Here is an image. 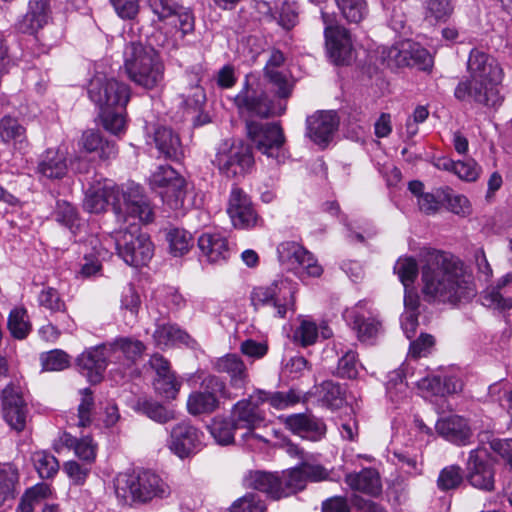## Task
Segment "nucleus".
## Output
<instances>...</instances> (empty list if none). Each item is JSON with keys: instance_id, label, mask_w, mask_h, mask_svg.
I'll return each instance as SVG.
<instances>
[{"instance_id": "nucleus-39", "label": "nucleus", "mask_w": 512, "mask_h": 512, "mask_svg": "<svg viewBox=\"0 0 512 512\" xmlns=\"http://www.w3.org/2000/svg\"><path fill=\"white\" fill-rule=\"evenodd\" d=\"M0 139L22 149L26 142V129L17 119L5 116L0 120Z\"/></svg>"}, {"instance_id": "nucleus-21", "label": "nucleus", "mask_w": 512, "mask_h": 512, "mask_svg": "<svg viewBox=\"0 0 512 512\" xmlns=\"http://www.w3.org/2000/svg\"><path fill=\"white\" fill-rule=\"evenodd\" d=\"M3 415L8 425L15 431L21 432L26 428L28 409L17 388L8 385L2 391Z\"/></svg>"}, {"instance_id": "nucleus-43", "label": "nucleus", "mask_w": 512, "mask_h": 512, "mask_svg": "<svg viewBox=\"0 0 512 512\" xmlns=\"http://www.w3.org/2000/svg\"><path fill=\"white\" fill-rule=\"evenodd\" d=\"M438 196L452 213L462 217L471 213L469 200L464 195L454 194L450 187L445 186L438 188Z\"/></svg>"}, {"instance_id": "nucleus-7", "label": "nucleus", "mask_w": 512, "mask_h": 512, "mask_svg": "<svg viewBox=\"0 0 512 512\" xmlns=\"http://www.w3.org/2000/svg\"><path fill=\"white\" fill-rule=\"evenodd\" d=\"M212 163L227 178L243 177L254 165L251 147L242 142H223L219 145Z\"/></svg>"}, {"instance_id": "nucleus-25", "label": "nucleus", "mask_w": 512, "mask_h": 512, "mask_svg": "<svg viewBox=\"0 0 512 512\" xmlns=\"http://www.w3.org/2000/svg\"><path fill=\"white\" fill-rule=\"evenodd\" d=\"M285 427L292 433L313 441L320 440L326 433L324 422L308 413H297L284 419Z\"/></svg>"}, {"instance_id": "nucleus-62", "label": "nucleus", "mask_w": 512, "mask_h": 512, "mask_svg": "<svg viewBox=\"0 0 512 512\" xmlns=\"http://www.w3.org/2000/svg\"><path fill=\"white\" fill-rule=\"evenodd\" d=\"M264 503L253 493H247L237 499L230 507V512H264Z\"/></svg>"}, {"instance_id": "nucleus-63", "label": "nucleus", "mask_w": 512, "mask_h": 512, "mask_svg": "<svg viewBox=\"0 0 512 512\" xmlns=\"http://www.w3.org/2000/svg\"><path fill=\"white\" fill-rule=\"evenodd\" d=\"M482 303L487 307L505 311L512 308V297H504L497 287L488 290L482 296Z\"/></svg>"}, {"instance_id": "nucleus-11", "label": "nucleus", "mask_w": 512, "mask_h": 512, "mask_svg": "<svg viewBox=\"0 0 512 512\" xmlns=\"http://www.w3.org/2000/svg\"><path fill=\"white\" fill-rule=\"evenodd\" d=\"M201 389V391L191 393L188 397L187 409L192 415L214 412L219 407V396L232 399L225 382L215 375L205 377L201 383Z\"/></svg>"}, {"instance_id": "nucleus-35", "label": "nucleus", "mask_w": 512, "mask_h": 512, "mask_svg": "<svg viewBox=\"0 0 512 512\" xmlns=\"http://www.w3.org/2000/svg\"><path fill=\"white\" fill-rule=\"evenodd\" d=\"M19 472L10 463L0 465V507L10 506L18 494Z\"/></svg>"}, {"instance_id": "nucleus-59", "label": "nucleus", "mask_w": 512, "mask_h": 512, "mask_svg": "<svg viewBox=\"0 0 512 512\" xmlns=\"http://www.w3.org/2000/svg\"><path fill=\"white\" fill-rule=\"evenodd\" d=\"M276 15H272L285 30H291L298 23V7L296 3L285 0Z\"/></svg>"}, {"instance_id": "nucleus-44", "label": "nucleus", "mask_w": 512, "mask_h": 512, "mask_svg": "<svg viewBox=\"0 0 512 512\" xmlns=\"http://www.w3.org/2000/svg\"><path fill=\"white\" fill-rule=\"evenodd\" d=\"M135 409L158 423L164 424L176 418L175 412L152 400H138Z\"/></svg>"}, {"instance_id": "nucleus-34", "label": "nucleus", "mask_w": 512, "mask_h": 512, "mask_svg": "<svg viewBox=\"0 0 512 512\" xmlns=\"http://www.w3.org/2000/svg\"><path fill=\"white\" fill-rule=\"evenodd\" d=\"M344 317L362 342L374 338L380 329V323L376 319L360 313L357 307L346 310Z\"/></svg>"}, {"instance_id": "nucleus-58", "label": "nucleus", "mask_w": 512, "mask_h": 512, "mask_svg": "<svg viewBox=\"0 0 512 512\" xmlns=\"http://www.w3.org/2000/svg\"><path fill=\"white\" fill-rule=\"evenodd\" d=\"M81 395L78 406V426L87 427L92 423L95 403L91 389H83Z\"/></svg>"}, {"instance_id": "nucleus-33", "label": "nucleus", "mask_w": 512, "mask_h": 512, "mask_svg": "<svg viewBox=\"0 0 512 512\" xmlns=\"http://www.w3.org/2000/svg\"><path fill=\"white\" fill-rule=\"evenodd\" d=\"M346 484L355 491L371 496H377L382 491L378 472L371 468L363 469L358 473H350L345 477Z\"/></svg>"}, {"instance_id": "nucleus-50", "label": "nucleus", "mask_w": 512, "mask_h": 512, "mask_svg": "<svg viewBox=\"0 0 512 512\" xmlns=\"http://www.w3.org/2000/svg\"><path fill=\"white\" fill-rule=\"evenodd\" d=\"M405 46L407 53L405 67H416L420 70H427L432 67V56L425 48L409 41L405 42Z\"/></svg>"}, {"instance_id": "nucleus-22", "label": "nucleus", "mask_w": 512, "mask_h": 512, "mask_svg": "<svg viewBox=\"0 0 512 512\" xmlns=\"http://www.w3.org/2000/svg\"><path fill=\"white\" fill-rule=\"evenodd\" d=\"M201 438L202 433L197 428L183 422L172 428L168 444L172 452L184 458L200 449Z\"/></svg>"}, {"instance_id": "nucleus-45", "label": "nucleus", "mask_w": 512, "mask_h": 512, "mask_svg": "<svg viewBox=\"0 0 512 512\" xmlns=\"http://www.w3.org/2000/svg\"><path fill=\"white\" fill-rule=\"evenodd\" d=\"M341 15L349 23H360L368 15L366 0H335Z\"/></svg>"}, {"instance_id": "nucleus-8", "label": "nucleus", "mask_w": 512, "mask_h": 512, "mask_svg": "<svg viewBox=\"0 0 512 512\" xmlns=\"http://www.w3.org/2000/svg\"><path fill=\"white\" fill-rule=\"evenodd\" d=\"M295 288L287 279L274 281L268 287H255L250 295L251 304L258 310L262 307L274 309V315L284 318L288 310H294Z\"/></svg>"}, {"instance_id": "nucleus-19", "label": "nucleus", "mask_w": 512, "mask_h": 512, "mask_svg": "<svg viewBox=\"0 0 512 512\" xmlns=\"http://www.w3.org/2000/svg\"><path fill=\"white\" fill-rule=\"evenodd\" d=\"M118 186L110 181H97L86 190L83 207L90 213L103 212L108 205L114 213L119 211Z\"/></svg>"}, {"instance_id": "nucleus-31", "label": "nucleus", "mask_w": 512, "mask_h": 512, "mask_svg": "<svg viewBox=\"0 0 512 512\" xmlns=\"http://www.w3.org/2000/svg\"><path fill=\"white\" fill-rule=\"evenodd\" d=\"M202 256L209 263L225 261L230 254L227 239L219 233H204L198 239Z\"/></svg>"}, {"instance_id": "nucleus-41", "label": "nucleus", "mask_w": 512, "mask_h": 512, "mask_svg": "<svg viewBox=\"0 0 512 512\" xmlns=\"http://www.w3.org/2000/svg\"><path fill=\"white\" fill-rule=\"evenodd\" d=\"M153 337L159 346L174 345L177 343L188 344L191 337L184 330L174 324L158 325L153 333Z\"/></svg>"}, {"instance_id": "nucleus-51", "label": "nucleus", "mask_w": 512, "mask_h": 512, "mask_svg": "<svg viewBox=\"0 0 512 512\" xmlns=\"http://www.w3.org/2000/svg\"><path fill=\"white\" fill-rule=\"evenodd\" d=\"M453 10L452 0H426L425 2V18L430 22L447 21Z\"/></svg>"}, {"instance_id": "nucleus-56", "label": "nucleus", "mask_w": 512, "mask_h": 512, "mask_svg": "<svg viewBox=\"0 0 512 512\" xmlns=\"http://www.w3.org/2000/svg\"><path fill=\"white\" fill-rule=\"evenodd\" d=\"M33 461L39 476L43 479L53 477L59 469L58 460L53 455L46 452L35 453Z\"/></svg>"}, {"instance_id": "nucleus-1", "label": "nucleus", "mask_w": 512, "mask_h": 512, "mask_svg": "<svg viewBox=\"0 0 512 512\" xmlns=\"http://www.w3.org/2000/svg\"><path fill=\"white\" fill-rule=\"evenodd\" d=\"M422 293L428 302L456 304L475 295L471 275L451 253L429 249L421 268Z\"/></svg>"}, {"instance_id": "nucleus-4", "label": "nucleus", "mask_w": 512, "mask_h": 512, "mask_svg": "<svg viewBox=\"0 0 512 512\" xmlns=\"http://www.w3.org/2000/svg\"><path fill=\"white\" fill-rule=\"evenodd\" d=\"M124 68L129 79L145 89L157 87L164 78V64L157 51L138 42L126 45Z\"/></svg>"}, {"instance_id": "nucleus-29", "label": "nucleus", "mask_w": 512, "mask_h": 512, "mask_svg": "<svg viewBox=\"0 0 512 512\" xmlns=\"http://www.w3.org/2000/svg\"><path fill=\"white\" fill-rule=\"evenodd\" d=\"M200 82L199 73L191 71L185 73L179 86L184 105L194 112L200 111L206 102V94Z\"/></svg>"}, {"instance_id": "nucleus-46", "label": "nucleus", "mask_w": 512, "mask_h": 512, "mask_svg": "<svg viewBox=\"0 0 512 512\" xmlns=\"http://www.w3.org/2000/svg\"><path fill=\"white\" fill-rule=\"evenodd\" d=\"M316 393L319 395L323 404L332 409L341 407L344 402L343 389L339 383L331 380L323 381L317 387Z\"/></svg>"}, {"instance_id": "nucleus-49", "label": "nucleus", "mask_w": 512, "mask_h": 512, "mask_svg": "<svg viewBox=\"0 0 512 512\" xmlns=\"http://www.w3.org/2000/svg\"><path fill=\"white\" fill-rule=\"evenodd\" d=\"M28 8L25 19L29 22L30 29L37 31L48 21L49 0H29Z\"/></svg>"}, {"instance_id": "nucleus-16", "label": "nucleus", "mask_w": 512, "mask_h": 512, "mask_svg": "<svg viewBox=\"0 0 512 512\" xmlns=\"http://www.w3.org/2000/svg\"><path fill=\"white\" fill-rule=\"evenodd\" d=\"M326 24L324 34L329 57L336 65H347L352 60V44L348 31L342 26H333L332 19L322 12Z\"/></svg>"}, {"instance_id": "nucleus-57", "label": "nucleus", "mask_w": 512, "mask_h": 512, "mask_svg": "<svg viewBox=\"0 0 512 512\" xmlns=\"http://www.w3.org/2000/svg\"><path fill=\"white\" fill-rule=\"evenodd\" d=\"M281 479L283 481V492L286 493L285 497L304 489L307 482L300 465L289 470Z\"/></svg>"}, {"instance_id": "nucleus-20", "label": "nucleus", "mask_w": 512, "mask_h": 512, "mask_svg": "<svg viewBox=\"0 0 512 512\" xmlns=\"http://www.w3.org/2000/svg\"><path fill=\"white\" fill-rule=\"evenodd\" d=\"M339 126V119L334 111H319L306 119V135L315 144L326 147L332 140Z\"/></svg>"}, {"instance_id": "nucleus-23", "label": "nucleus", "mask_w": 512, "mask_h": 512, "mask_svg": "<svg viewBox=\"0 0 512 512\" xmlns=\"http://www.w3.org/2000/svg\"><path fill=\"white\" fill-rule=\"evenodd\" d=\"M108 364L110 362L106 344L89 349L77 358V366L80 372L92 384L99 383L102 380Z\"/></svg>"}, {"instance_id": "nucleus-5", "label": "nucleus", "mask_w": 512, "mask_h": 512, "mask_svg": "<svg viewBox=\"0 0 512 512\" xmlns=\"http://www.w3.org/2000/svg\"><path fill=\"white\" fill-rule=\"evenodd\" d=\"M115 493L124 504L145 503L153 497L168 495V487L150 471L139 474H119L114 481Z\"/></svg>"}, {"instance_id": "nucleus-18", "label": "nucleus", "mask_w": 512, "mask_h": 512, "mask_svg": "<svg viewBox=\"0 0 512 512\" xmlns=\"http://www.w3.org/2000/svg\"><path fill=\"white\" fill-rule=\"evenodd\" d=\"M466 469L467 479L473 487L485 491L494 489V470L486 450H472Z\"/></svg>"}, {"instance_id": "nucleus-47", "label": "nucleus", "mask_w": 512, "mask_h": 512, "mask_svg": "<svg viewBox=\"0 0 512 512\" xmlns=\"http://www.w3.org/2000/svg\"><path fill=\"white\" fill-rule=\"evenodd\" d=\"M7 326L14 338L20 340L26 338L31 331V323L26 309L18 307L12 309L8 317Z\"/></svg>"}, {"instance_id": "nucleus-15", "label": "nucleus", "mask_w": 512, "mask_h": 512, "mask_svg": "<svg viewBox=\"0 0 512 512\" xmlns=\"http://www.w3.org/2000/svg\"><path fill=\"white\" fill-rule=\"evenodd\" d=\"M110 364L118 365L111 372H115L120 378H124L126 370L132 368L141 358L145 346L139 340L128 337L116 339L113 343L106 344Z\"/></svg>"}, {"instance_id": "nucleus-60", "label": "nucleus", "mask_w": 512, "mask_h": 512, "mask_svg": "<svg viewBox=\"0 0 512 512\" xmlns=\"http://www.w3.org/2000/svg\"><path fill=\"white\" fill-rule=\"evenodd\" d=\"M41 362L46 371H61L69 366V356L62 350H52L41 356Z\"/></svg>"}, {"instance_id": "nucleus-27", "label": "nucleus", "mask_w": 512, "mask_h": 512, "mask_svg": "<svg viewBox=\"0 0 512 512\" xmlns=\"http://www.w3.org/2000/svg\"><path fill=\"white\" fill-rule=\"evenodd\" d=\"M214 369L218 373L227 374L231 387L235 389H243L248 383L247 367L237 354H227L218 358L214 363Z\"/></svg>"}, {"instance_id": "nucleus-14", "label": "nucleus", "mask_w": 512, "mask_h": 512, "mask_svg": "<svg viewBox=\"0 0 512 512\" xmlns=\"http://www.w3.org/2000/svg\"><path fill=\"white\" fill-rule=\"evenodd\" d=\"M257 391L247 399L238 401L232 408V420L239 429H245L242 438L262 439L254 433V430L260 427L265 421V413L261 410L262 402L258 401Z\"/></svg>"}, {"instance_id": "nucleus-53", "label": "nucleus", "mask_w": 512, "mask_h": 512, "mask_svg": "<svg viewBox=\"0 0 512 512\" xmlns=\"http://www.w3.org/2000/svg\"><path fill=\"white\" fill-rule=\"evenodd\" d=\"M394 272L398 275L404 288L411 287L418 276V264L412 257L399 258L394 265Z\"/></svg>"}, {"instance_id": "nucleus-10", "label": "nucleus", "mask_w": 512, "mask_h": 512, "mask_svg": "<svg viewBox=\"0 0 512 512\" xmlns=\"http://www.w3.org/2000/svg\"><path fill=\"white\" fill-rule=\"evenodd\" d=\"M150 186L158 191L164 202L172 209L183 206L186 196L185 179L171 166L160 165L149 178Z\"/></svg>"}, {"instance_id": "nucleus-3", "label": "nucleus", "mask_w": 512, "mask_h": 512, "mask_svg": "<svg viewBox=\"0 0 512 512\" xmlns=\"http://www.w3.org/2000/svg\"><path fill=\"white\" fill-rule=\"evenodd\" d=\"M88 95L100 108L103 127L114 135L122 133L126 125V105L131 96L129 85L114 78L96 77L89 83Z\"/></svg>"}, {"instance_id": "nucleus-2", "label": "nucleus", "mask_w": 512, "mask_h": 512, "mask_svg": "<svg viewBox=\"0 0 512 512\" xmlns=\"http://www.w3.org/2000/svg\"><path fill=\"white\" fill-rule=\"evenodd\" d=\"M469 79L460 81L454 96L460 101H469L489 107H499L504 97L500 92L503 69L492 55L472 49L467 61Z\"/></svg>"}, {"instance_id": "nucleus-36", "label": "nucleus", "mask_w": 512, "mask_h": 512, "mask_svg": "<svg viewBox=\"0 0 512 512\" xmlns=\"http://www.w3.org/2000/svg\"><path fill=\"white\" fill-rule=\"evenodd\" d=\"M405 42L394 46H381L374 52V64L378 68H388L391 70L405 67L406 62Z\"/></svg>"}, {"instance_id": "nucleus-54", "label": "nucleus", "mask_w": 512, "mask_h": 512, "mask_svg": "<svg viewBox=\"0 0 512 512\" xmlns=\"http://www.w3.org/2000/svg\"><path fill=\"white\" fill-rule=\"evenodd\" d=\"M278 257L282 263L288 264L292 267H297L301 257L307 255V250L294 241H286L281 243L278 248Z\"/></svg>"}, {"instance_id": "nucleus-12", "label": "nucleus", "mask_w": 512, "mask_h": 512, "mask_svg": "<svg viewBox=\"0 0 512 512\" xmlns=\"http://www.w3.org/2000/svg\"><path fill=\"white\" fill-rule=\"evenodd\" d=\"M117 198L120 206L119 211H116L118 221L125 222V215H128L146 224L153 222L154 208L140 185L130 183L125 189L118 188Z\"/></svg>"}, {"instance_id": "nucleus-9", "label": "nucleus", "mask_w": 512, "mask_h": 512, "mask_svg": "<svg viewBox=\"0 0 512 512\" xmlns=\"http://www.w3.org/2000/svg\"><path fill=\"white\" fill-rule=\"evenodd\" d=\"M234 102L239 113L247 117L269 118L282 115L286 111L285 103H275L265 91L252 88L248 77Z\"/></svg>"}, {"instance_id": "nucleus-32", "label": "nucleus", "mask_w": 512, "mask_h": 512, "mask_svg": "<svg viewBox=\"0 0 512 512\" xmlns=\"http://www.w3.org/2000/svg\"><path fill=\"white\" fill-rule=\"evenodd\" d=\"M81 145L89 153L97 152L102 161L114 160L118 155L116 143L104 139L99 131H85L81 137Z\"/></svg>"}, {"instance_id": "nucleus-48", "label": "nucleus", "mask_w": 512, "mask_h": 512, "mask_svg": "<svg viewBox=\"0 0 512 512\" xmlns=\"http://www.w3.org/2000/svg\"><path fill=\"white\" fill-rule=\"evenodd\" d=\"M166 240L169 243L171 254L175 257L184 255L192 246L191 234L180 228H170L166 232Z\"/></svg>"}, {"instance_id": "nucleus-38", "label": "nucleus", "mask_w": 512, "mask_h": 512, "mask_svg": "<svg viewBox=\"0 0 512 512\" xmlns=\"http://www.w3.org/2000/svg\"><path fill=\"white\" fill-rule=\"evenodd\" d=\"M38 172L49 179H60L67 173L66 157L59 150H47L38 165Z\"/></svg>"}, {"instance_id": "nucleus-40", "label": "nucleus", "mask_w": 512, "mask_h": 512, "mask_svg": "<svg viewBox=\"0 0 512 512\" xmlns=\"http://www.w3.org/2000/svg\"><path fill=\"white\" fill-rule=\"evenodd\" d=\"M258 401L269 403L275 409H285L289 406L295 405L301 400V393L295 389H290L287 392H267L264 390H257Z\"/></svg>"}, {"instance_id": "nucleus-61", "label": "nucleus", "mask_w": 512, "mask_h": 512, "mask_svg": "<svg viewBox=\"0 0 512 512\" xmlns=\"http://www.w3.org/2000/svg\"><path fill=\"white\" fill-rule=\"evenodd\" d=\"M153 384L157 393L167 399H175L180 388V383L176 380L174 373L155 377Z\"/></svg>"}, {"instance_id": "nucleus-26", "label": "nucleus", "mask_w": 512, "mask_h": 512, "mask_svg": "<svg viewBox=\"0 0 512 512\" xmlns=\"http://www.w3.org/2000/svg\"><path fill=\"white\" fill-rule=\"evenodd\" d=\"M435 429L440 436L458 445H465L472 435L467 420L459 415L440 418Z\"/></svg>"}, {"instance_id": "nucleus-28", "label": "nucleus", "mask_w": 512, "mask_h": 512, "mask_svg": "<svg viewBox=\"0 0 512 512\" xmlns=\"http://www.w3.org/2000/svg\"><path fill=\"white\" fill-rule=\"evenodd\" d=\"M81 252L84 254L85 263L82 265L80 274L83 277H91L101 270V261L109 257V251L102 246L96 236H89L81 245Z\"/></svg>"}, {"instance_id": "nucleus-13", "label": "nucleus", "mask_w": 512, "mask_h": 512, "mask_svg": "<svg viewBox=\"0 0 512 512\" xmlns=\"http://www.w3.org/2000/svg\"><path fill=\"white\" fill-rule=\"evenodd\" d=\"M246 131L255 148L268 157H276L285 143L279 123L246 120Z\"/></svg>"}, {"instance_id": "nucleus-55", "label": "nucleus", "mask_w": 512, "mask_h": 512, "mask_svg": "<svg viewBox=\"0 0 512 512\" xmlns=\"http://www.w3.org/2000/svg\"><path fill=\"white\" fill-rule=\"evenodd\" d=\"M463 471L457 465L444 467L438 476L437 486L442 491L458 488L463 482Z\"/></svg>"}, {"instance_id": "nucleus-37", "label": "nucleus", "mask_w": 512, "mask_h": 512, "mask_svg": "<svg viewBox=\"0 0 512 512\" xmlns=\"http://www.w3.org/2000/svg\"><path fill=\"white\" fill-rule=\"evenodd\" d=\"M268 91L273 94L275 103H285L291 97L294 90V80L287 73L281 72L276 74L265 75Z\"/></svg>"}, {"instance_id": "nucleus-64", "label": "nucleus", "mask_w": 512, "mask_h": 512, "mask_svg": "<svg viewBox=\"0 0 512 512\" xmlns=\"http://www.w3.org/2000/svg\"><path fill=\"white\" fill-rule=\"evenodd\" d=\"M40 306L52 311L59 312L65 310V303L61 299L58 291L52 287L42 290L38 296Z\"/></svg>"}, {"instance_id": "nucleus-30", "label": "nucleus", "mask_w": 512, "mask_h": 512, "mask_svg": "<svg viewBox=\"0 0 512 512\" xmlns=\"http://www.w3.org/2000/svg\"><path fill=\"white\" fill-rule=\"evenodd\" d=\"M248 488L265 493L273 500L285 497L283 492V481L277 474L265 471H252L245 478Z\"/></svg>"}, {"instance_id": "nucleus-24", "label": "nucleus", "mask_w": 512, "mask_h": 512, "mask_svg": "<svg viewBox=\"0 0 512 512\" xmlns=\"http://www.w3.org/2000/svg\"><path fill=\"white\" fill-rule=\"evenodd\" d=\"M159 154L165 159L180 161L184 157V148L177 132L167 126H156L148 132Z\"/></svg>"}, {"instance_id": "nucleus-52", "label": "nucleus", "mask_w": 512, "mask_h": 512, "mask_svg": "<svg viewBox=\"0 0 512 512\" xmlns=\"http://www.w3.org/2000/svg\"><path fill=\"white\" fill-rule=\"evenodd\" d=\"M239 430L232 419H215L210 426L211 435L220 445H229L234 441V433Z\"/></svg>"}, {"instance_id": "nucleus-42", "label": "nucleus", "mask_w": 512, "mask_h": 512, "mask_svg": "<svg viewBox=\"0 0 512 512\" xmlns=\"http://www.w3.org/2000/svg\"><path fill=\"white\" fill-rule=\"evenodd\" d=\"M342 353L338 360L335 375L344 379H355L359 373L360 362L358 354L351 348H344L341 346L337 353Z\"/></svg>"}, {"instance_id": "nucleus-17", "label": "nucleus", "mask_w": 512, "mask_h": 512, "mask_svg": "<svg viewBox=\"0 0 512 512\" xmlns=\"http://www.w3.org/2000/svg\"><path fill=\"white\" fill-rule=\"evenodd\" d=\"M227 213L234 227L240 229L252 228L258 220V214L250 196L238 186H233L231 189Z\"/></svg>"}, {"instance_id": "nucleus-6", "label": "nucleus", "mask_w": 512, "mask_h": 512, "mask_svg": "<svg viewBox=\"0 0 512 512\" xmlns=\"http://www.w3.org/2000/svg\"><path fill=\"white\" fill-rule=\"evenodd\" d=\"M118 255L134 267L146 265L153 256L150 237L141 232L140 225L129 223L111 233Z\"/></svg>"}]
</instances>
